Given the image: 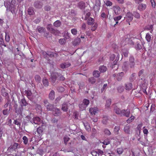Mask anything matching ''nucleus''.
I'll list each match as a JSON object with an SVG mask.
<instances>
[{
	"label": "nucleus",
	"mask_w": 156,
	"mask_h": 156,
	"mask_svg": "<svg viewBox=\"0 0 156 156\" xmlns=\"http://www.w3.org/2000/svg\"><path fill=\"white\" fill-rule=\"evenodd\" d=\"M115 112L117 114L122 115V110H120L119 108H116L115 109Z\"/></svg>",
	"instance_id": "nucleus-36"
},
{
	"label": "nucleus",
	"mask_w": 156,
	"mask_h": 156,
	"mask_svg": "<svg viewBox=\"0 0 156 156\" xmlns=\"http://www.w3.org/2000/svg\"><path fill=\"white\" fill-rule=\"evenodd\" d=\"M23 140L24 144H27L28 140L26 136H24L23 137Z\"/></svg>",
	"instance_id": "nucleus-48"
},
{
	"label": "nucleus",
	"mask_w": 156,
	"mask_h": 156,
	"mask_svg": "<svg viewBox=\"0 0 156 156\" xmlns=\"http://www.w3.org/2000/svg\"><path fill=\"white\" fill-rule=\"evenodd\" d=\"M28 13L29 15H32L34 13V11L33 8L32 7H30L28 9Z\"/></svg>",
	"instance_id": "nucleus-28"
},
{
	"label": "nucleus",
	"mask_w": 156,
	"mask_h": 156,
	"mask_svg": "<svg viewBox=\"0 0 156 156\" xmlns=\"http://www.w3.org/2000/svg\"><path fill=\"white\" fill-rule=\"evenodd\" d=\"M59 42L61 45L64 44L66 42V40L64 38L60 39L59 40Z\"/></svg>",
	"instance_id": "nucleus-42"
},
{
	"label": "nucleus",
	"mask_w": 156,
	"mask_h": 156,
	"mask_svg": "<svg viewBox=\"0 0 156 156\" xmlns=\"http://www.w3.org/2000/svg\"><path fill=\"white\" fill-rule=\"evenodd\" d=\"M124 130L125 133L129 134L130 133V127L129 126H126L124 128Z\"/></svg>",
	"instance_id": "nucleus-24"
},
{
	"label": "nucleus",
	"mask_w": 156,
	"mask_h": 156,
	"mask_svg": "<svg viewBox=\"0 0 156 156\" xmlns=\"http://www.w3.org/2000/svg\"><path fill=\"white\" fill-rule=\"evenodd\" d=\"M123 74L124 73L123 72H121L119 73L117 76V80L119 81L121 80L123 76Z\"/></svg>",
	"instance_id": "nucleus-27"
},
{
	"label": "nucleus",
	"mask_w": 156,
	"mask_h": 156,
	"mask_svg": "<svg viewBox=\"0 0 156 156\" xmlns=\"http://www.w3.org/2000/svg\"><path fill=\"white\" fill-rule=\"evenodd\" d=\"M42 54H43L44 57L46 59H47V56H45V55H51L53 56H54V53H51L50 54H48L46 52L44 51H42Z\"/></svg>",
	"instance_id": "nucleus-26"
},
{
	"label": "nucleus",
	"mask_w": 156,
	"mask_h": 156,
	"mask_svg": "<svg viewBox=\"0 0 156 156\" xmlns=\"http://www.w3.org/2000/svg\"><path fill=\"white\" fill-rule=\"evenodd\" d=\"M70 66V64L68 62L62 63L60 65V67L62 69L67 68L69 67Z\"/></svg>",
	"instance_id": "nucleus-14"
},
{
	"label": "nucleus",
	"mask_w": 156,
	"mask_h": 156,
	"mask_svg": "<svg viewBox=\"0 0 156 156\" xmlns=\"http://www.w3.org/2000/svg\"><path fill=\"white\" fill-rule=\"evenodd\" d=\"M117 90L118 92L119 93H122L124 90V88L123 86H120L117 88Z\"/></svg>",
	"instance_id": "nucleus-33"
},
{
	"label": "nucleus",
	"mask_w": 156,
	"mask_h": 156,
	"mask_svg": "<svg viewBox=\"0 0 156 156\" xmlns=\"http://www.w3.org/2000/svg\"><path fill=\"white\" fill-rule=\"evenodd\" d=\"M39 134H41L43 132V129L41 127H39L37 128V131Z\"/></svg>",
	"instance_id": "nucleus-46"
},
{
	"label": "nucleus",
	"mask_w": 156,
	"mask_h": 156,
	"mask_svg": "<svg viewBox=\"0 0 156 156\" xmlns=\"http://www.w3.org/2000/svg\"><path fill=\"white\" fill-rule=\"evenodd\" d=\"M37 29L38 32L40 33H44L45 31V29L43 27H37Z\"/></svg>",
	"instance_id": "nucleus-19"
},
{
	"label": "nucleus",
	"mask_w": 156,
	"mask_h": 156,
	"mask_svg": "<svg viewBox=\"0 0 156 156\" xmlns=\"http://www.w3.org/2000/svg\"><path fill=\"white\" fill-rule=\"evenodd\" d=\"M102 143H103L104 145H107L110 143L109 140L108 139H106L104 141H103L102 142Z\"/></svg>",
	"instance_id": "nucleus-51"
},
{
	"label": "nucleus",
	"mask_w": 156,
	"mask_h": 156,
	"mask_svg": "<svg viewBox=\"0 0 156 156\" xmlns=\"http://www.w3.org/2000/svg\"><path fill=\"white\" fill-rule=\"evenodd\" d=\"M69 140V138L67 136H65L64 138V141L66 144H67L68 141Z\"/></svg>",
	"instance_id": "nucleus-55"
},
{
	"label": "nucleus",
	"mask_w": 156,
	"mask_h": 156,
	"mask_svg": "<svg viewBox=\"0 0 156 156\" xmlns=\"http://www.w3.org/2000/svg\"><path fill=\"white\" fill-rule=\"evenodd\" d=\"M129 66L131 68L134 67L135 65L134 58L133 56H130L129 59Z\"/></svg>",
	"instance_id": "nucleus-6"
},
{
	"label": "nucleus",
	"mask_w": 156,
	"mask_h": 156,
	"mask_svg": "<svg viewBox=\"0 0 156 156\" xmlns=\"http://www.w3.org/2000/svg\"><path fill=\"white\" fill-rule=\"evenodd\" d=\"M42 82L44 85L45 86H48V80L47 79L45 78L43 79L42 80Z\"/></svg>",
	"instance_id": "nucleus-38"
},
{
	"label": "nucleus",
	"mask_w": 156,
	"mask_h": 156,
	"mask_svg": "<svg viewBox=\"0 0 156 156\" xmlns=\"http://www.w3.org/2000/svg\"><path fill=\"white\" fill-rule=\"evenodd\" d=\"M4 5L7 8V10H10L12 14H15L17 12V4L16 0H12L10 2L7 1L5 2Z\"/></svg>",
	"instance_id": "nucleus-1"
},
{
	"label": "nucleus",
	"mask_w": 156,
	"mask_h": 156,
	"mask_svg": "<svg viewBox=\"0 0 156 156\" xmlns=\"http://www.w3.org/2000/svg\"><path fill=\"white\" fill-rule=\"evenodd\" d=\"M30 122L32 123H34L35 124L39 125L42 123L41 126H44V123L43 122L41 121L40 118L39 117H34L33 119H30Z\"/></svg>",
	"instance_id": "nucleus-3"
},
{
	"label": "nucleus",
	"mask_w": 156,
	"mask_h": 156,
	"mask_svg": "<svg viewBox=\"0 0 156 156\" xmlns=\"http://www.w3.org/2000/svg\"><path fill=\"white\" fill-rule=\"evenodd\" d=\"M54 31H52L51 33L54 34L55 35H57L59 33V31L57 30L54 29Z\"/></svg>",
	"instance_id": "nucleus-64"
},
{
	"label": "nucleus",
	"mask_w": 156,
	"mask_h": 156,
	"mask_svg": "<svg viewBox=\"0 0 156 156\" xmlns=\"http://www.w3.org/2000/svg\"><path fill=\"white\" fill-rule=\"evenodd\" d=\"M126 21L129 22L132 21L133 19V15L132 13L128 12L126 14Z\"/></svg>",
	"instance_id": "nucleus-7"
},
{
	"label": "nucleus",
	"mask_w": 156,
	"mask_h": 156,
	"mask_svg": "<svg viewBox=\"0 0 156 156\" xmlns=\"http://www.w3.org/2000/svg\"><path fill=\"white\" fill-rule=\"evenodd\" d=\"M71 33L73 35H76L77 34V31L75 28L72 29L71 30Z\"/></svg>",
	"instance_id": "nucleus-45"
},
{
	"label": "nucleus",
	"mask_w": 156,
	"mask_h": 156,
	"mask_svg": "<svg viewBox=\"0 0 156 156\" xmlns=\"http://www.w3.org/2000/svg\"><path fill=\"white\" fill-rule=\"evenodd\" d=\"M25 93L27 95V98L29 99H31L32 93L31 91L29 90H25Z\"/></svg>",
	"instance_id": "nucleus-20"
},
{
	"label": "nucleus",
	"mask_w": 156,
	"mask_h": 156,
	"mask_svg": "<svg viewBox=\"0 0 156 156\" xmlns=\"http://www.w3.org/2000/svg\"><path fill=\"white\" fill-rule=\"evenodd\" d=\"M135 117L133 116H132L127 120V122L128 123H130L133 121Z\"/></svg>",
	"instance_id": "nucleus-47"
},
{
	"label": "nucleus",
	"mask_w": 156,
	"mask_h": 156,
	"mask_svg": "<svg viewBox=\"0 0 156 156\" xmlns=\"http://www.w3.org/2000/svg\"><path fill=\"white\" fill-rule=\"evenodd\" d=\"M107 68L104 66H101L99 68V70L101 72H104L107 70Z\"/></svg>",
	"instance_id": "nucleus-30"
},
{
	"label": "nucleus",
	"mask_w": 156,
	"mask_h": 156,
	"mask_svg": "<svg viewBox=\"0 0 156 156\" xmlns=\"http://www.w3.org/2000/svg\"><path fill=\"white\" fill-rule=\"evenodd\" d=\"M81 41V39L79 38H77L73 42V44L75 46L79 44Z\"/></svg>",
	"instance_id": "nucleus-18"
},
{
	"label": "nucleus",
	"mask_w": 156,
	"mask_h": 156,
	"mask_svg": "<svg viewBox=\"0 0 156 156\" xmlns=\"http://www.w3.org/2000/svg\"><path fill=\"white\" fill-rule=\"evenodd\" d=\"M53 114L55 116H58L61 114V112L59 109L57 108H53Z\"/></svg>",
	"instance_id": "nucleus-5"
},
{
	"label": "nucleus",
	"mask_w": 156,
	"mask_h": 156,
	"mask_svg": "<svg viewBox=\"0 0 156 156\" xmlns=\"http://www.w3.org/2000/svg\"><path fill=\"white\" fill-rule=\"evenodd\" d=\"M89 81L92 84H94L95 82V80L93 77L89 78L88 79Z\"/></svg>",
	"instance_id": "nucleus-50"
},
{
	"label": "nucleus",
	"mask_w": 156,
	"mask_h": 156,
	"mask_svg": "<svg viewBox=\"0 0 156 156\" xmlns=\"http://www.w3.org/2000/svg\"><path fill=\"white\" fill-rule=\"evenodd\" d=\"M47 110L48 111H51L54 107L53 105L48 104L46 106Z\"/></svg>",
	"instance_id": "nucleus-31"
},
{
	"label": "nucleus",
	"mask_w": 156,
	"mask_h": 156,
	"mask_svg": "<svg viewBox=\"0 0 156 156\" xmlns=\"http://www.w3.org/2000/svg\"><path fill=\"white\" fill-rule=\"evenodd\" d=\"M36 109L37 110H39V111H41V107L40 105H36Z\"/></svg>",
	"instance_id": "nucleus-63"
},
{
	"label": "nucleus",
	"mask_w": 156,
	"mask_h": 156,
	"mask_svg": "<svg viewBox=\"0 0 156 156\" xmlns=\"http://www.w3.org/2000/svg\"><path fill=\"white\" fill-rule=\"evenodd\" d=\"M49 98L51 100H53L55 98V92L52 90L50 92L49 95Z\"/></svg>",
	"instance_id": "nucleus-21"
},
{
	"label": "nucleus",
	"mask_w": 156,
	"mask_h": 156,
	"mask_svg": "<svg viewBox=\"0 0 156 156\" xmlns=\"http://www.w3.org/2000/svg\"><path fill=\"white\" fill-rule=\"evenodd\" d=\"M90 12H88L87 13H85L84 15H85V20H87L88 18L90 16Z\"/></svg>",
	"instance_id": "nucleus-59"
},
{
	"label": "nucleus",
	"mask_w": 156,
	"mask_h": 156,
	"mask_svg": "<svg viewBox=\"0 0 156 156\" xmlns=\"http://www.w3.org/2000/svg\"><path fill=\"white\" fill-rule=\"evenodd\" d=\"M122 56L123 55L125 57H127L128 56L129 52L127 50L122 49L121 51Z\"/></svg>",
	"instance_id": "nucleus-17"
},
{
	"label": "nucleus",
	"mask_w": 156,
	"mask_h": 156,
	"mask_svg": "<svg viewBox=\"0 0 156 156\" xmlns=\"http://www.w3.org/2000/svg\"><path fill=\"white\" fill-rule=\"evenodd\" d=\"M23 108L22 106L21 108H19L18 109H16V112L17 114H20L22 113V112L23 110Z\"/></svg>",
	"instance_id": "nucleus-41"
},
{
	"label": "nucleus",
	"mask_w": 156,
	"mask_h": 156,
	"mask_svg": "<svg viewBox=\"0 0 156 156\" xmlns=\"http://www.w3.org/2000/svg\"><path fill=\"white\" fill-rule=\"evenodd\" d=\"M94 20L91 17L89 18L87 21V23L90 25H91L94 24Z\"/></svg>",
	"instance_id": "nucleus-16"
},
{
	"label": "nucleus",
	"mask_w": 156,
	"mask_h": 156,
	"mask_svg": "<svg viewBox=\"0 0 156 156\" xmlns=\"http://www.w3.org/2000/svg\"><path fill=\"white\" fill-rule=\"evenodd\" d=\"M111 103V99H108L106 101L105 106L106 108L109 107Z\"/></svg>",
	"instance_id": "nucleus-37"
},
{
	"label": "nucleus",
	"mask_w": 156,
	"mask_h": 156,
	"mask_svg": "<svg viewBox=\"0 0 156 156\" xmlns=\"http://www.w3.org/2000/svg\"><path fill=\"white\" fill-rule=\"evenodd\" d=\"M34 5L36 8H41L43 6V4L42 2L37 1L35 2Z\"/></svg>",
	"instance_id": "nucleus-13"
},
{
	"label": "nucleus",
	"mask_w": 156,
	"mask_h": 156,
	"mask_svg": "<svg viewBox=\"0 0 156 156\" xmlns=\"http://www.w3.org/2000/svg\"><path fill=\"white\" fill-rule=\"evenodd\" d=\"M107 84H105L104 85L102 88L101 89V93H102L105 90L107 87Z\"/></svg>",
	"instance_id": "nucleus-61"
},
{
	"label": "nucleus",
	"mask_w": 156,
	"mask_h": 156,
	"mask_svg": "<svg viewBox=\"0 0 156 156\" xmlns=\"http://www.w3.org/2000/svg\"><path fill=\"white\" fill-rule=\"evenodd\" d=\"M104 2L107 6H111L112 5V3L109 1L107 0L105 2L104 1Z\"/></svg>",
	"instance_id": "nucleus-53"
},
{
	"label": "nucleus",
	"mask_w": 156,
	"mask_h": 156,
	"mask_svg": "<svg viewBox=\"0 0 156 156\" xmlns=\"http://www.w3.org/2000/svg\"><path fill=\"white\" fill-rule=\"evenodd\" d=\"M78 6L81 9H83L85 7V3L83 2H80L79 3Z\"/></svg>",
	"instance_id": "nucleus-23"
},
{
	"label": "nucleus",
	"mask_w": 156,
	"mask_h": 156,
	"mask_svg": "<svg viewBox=\"0 0 156 156\" xmlns=\"http://www.w3.org/2000/svg\"><path fill=\"white\" fill-rule=\"evenodd\" d=\"M146 8V5L143 3L140 4L138 6L137 9L140 11L144 10Z\"/></svg>",
	"instance_id": "nucleus-8"
},
{
	"label": "nucleus",
	"mask_w": 156,
	"mask_h": 156,
	"mask_svg": "<svg viewBox=\"0 0 156 156\" xmlns=\"http://www.w3.org/2000/svg\"><path fill=\"white\" fill-rule=\"evenodd\" d=\"M83 123L86 130L88 132H90L91 131V128L89 124L87 123Z\"/></svg>",
	"instance_id": "nucleus-22"
},
{
	"label": "nucleus",
	"mask_w": 156,
	"mask_h": 156,
	"mask_svg": "<svg viewBox=\"0 0 156 156\" xmlns=\"http://www.w3.org/2000/svg\"><path fill=\"white\" fill-rule=\"evenodd\" d=\"M70 104L68 103H65L63 104L62 106V110L64 111L67 112L68 111V107Z\"/></svg>",
	"instance_id": "nucleus-10"
},
{
	"label": "nucleus",
	"mask_w": 156,
	"mask_h": 156,
	"mask_svg": "<svg viewBox=\"0 0 156 156\" xmlns=\"http://www.w3.org/2000/svg\"><path fill=\"white\" fill-rule=\"evenodd\" d=\"M61 25V22L58 20L55 21L54 23V25L56 27H59Z\"/></svg>",
	"instance_id": "nucleus-29"
},
{
	"label": "nucleus",
	"mask_w": 156,
	"mask_h": 156,
	"mask_svg": "<svg viewBox=\"0 0 156 156\" xmlns=\"http://www.w3.org/2000/svg\"><path fill=\"white\" fill-rule=\"evenodd\" d=\"M153 28V25H148L145 27V29L148 30H150L152 29Z\"/></svg>",
	"instance_id": "nucleus-57"
},
{
	"label": "nucleus",
	"mask_w": 156,
	"mask_h": 156,
	"mask_svg": "<svg viewBox=\"0 0 156 156\" xmlns=\"http://www.w3.org/2000/svg\"><path fill=\"white\" fill-rule=\"evenodd\" d=\"M98 27V25L97 24L95 23L94 24V25L92 27H91V30L92 31H94L95 30L97 29Z\"/></svg>",
	"instance_id": "nucleus-60"
},
{
	"label": "nucleus",
	"mask_w": 156,
	"mask_h": 156,
	"mask_svg": "<svg viewBox=\"0 0 156 156\" xmlns=\"http://www.w3.org/2000/svg\"><path fill=\"white\" fill-rule=\"evenodd\" d=\"M93 74L95 77H98L100 76V73L99 71L96 70L94 72Z\"/></svg>",
	"instance_id": "nucleus-35"
},
{
	"label": "nucleus",
	"mask_w": 156,
	"mask_h": 156,
	"mask_svg": "<svg viewBox=\"0 0 156 156\" xmlns=\"http://www.w3.org/2000/svg\"><path fill=\"white\" fill-rule=\"evenodd\" d=\"M125 89L126 90H129L132 89L133 87L132 84L131 83H127L125 84Z\"/></svg>",
	"instance_id": "nucleus-15"
},
{
	"label": "nucleus",
	"mask_w": 156,
	"mask_h": 156,
	"mask_svg": "<svg viewBox=\"0 0 156 156\" xmlns=\"http://www.w3.org/2000/svg\"><path fill=\"white\" fill-rule=\"evenodd\" d=\"M9 110H8V109H5L3 111V114L4 115H7L8 114L9 112Z\"/></svg>",
	"instance_id": "nucleus-62"
},
{
	"label": "nucleus",
	"mask_w": 156,
	"mask_h": 156,
	"mask_svg": "<svg viewBox=\"0 0 156 156\" xmlns=\"http://www.w3.org/2000/svg\"><path fill=\"white\" fill-rule=\"evenodd\" d=\"M18 144L16 143H14L12 144L9 147V149L10 151H12L16 149L18 147Z\"/></svg>",
	"instance_id": "nucleus-9"
},
{
	"label": "nucleus",
	"mask_w": 156,
	"mask_h": 156,
	"mask_svg": "<svg viewBox=\"0 0 156 156\" xmlns=\"http://www.w3.org/2000/svg\"><path fill=\"white\" fill-rule=\"evenodd\" d=\"M136 39L134 38H131L130 39H129V43L131 45H133L134 44V42L132 41V40Z\"/></svg>",
	"instance_id": "nucleus-58"
},
{
	"label": "nucleus",
	"mask_w": 156,
	"mask_h": 156,
	"mask_svg": "<svg viewBox=\"0 0 156 156\" xmlns=\"http://www.w3.org/2000/svg\"><path fill=\"white\" fill-rule=\"evenodd\" d=\"M119 129V126H115L114 129V133L116 134L118 133V131Z\"/></svg>",
	"instance_id": "nucleus-49"
},
{
	"label": "nucleus",
	"mask_w": 156,
	"mask_h": 156,
	"mask_svg": "<svg viewBox=\"0 0 156 156\" xmlns=\"http://www.w3.org/2000/svg\"><path fill=\"white\" fill-rule=\"evenodd\" d=\"M151 36L149 33H147L145 36V38L148 42H149L151 40Z\"/></svg>",
	"instance_id": "nucleus-32"
},
{
	"label": "nucleus",
	"mask_w": 156,
	"mask_h": 156,
	"mask_svg": "<svg viewBox=\"0 0 156 156\" xmlns=\"http://www.w3.org/2000/svg\"><path fill=\"white\" fill-rule=\"evenodd\" d=\"M98 108L97 107L91 108L89 109L90 112L92 115H95L96 113L98 112Z\"/></svg>",
	"instance_id": "nucleus-11"
},
{
	"label": "nucleus",
	"mask_w": 156,
	"mask_h": 156,
	"mask_svg": "<svg viewBox=\"0 0 156 156\" xmlns=\"http://www.w3.org/2000/svg\"><path fill=\"white\" fill-rule=\"evenodd\" d=\"M134 16L137 19L140 18V14L137 12H133Z\"/></svg>",
	"instance_id": "nucleus-40"
},
{
	"label": "nucleus",
	"mask_w": 156,
	"mask_h": 156,
	"mask_svg": "<svg viewBox=\"0 0 156 156\" xmlns=\"http://www.w3.org/2000/svg\"><path fill=\"white\" fill-rule=\"evenodd\" d=\"M123 151V150L122 147L117 148V152L119 154H122Z\"/></svg>",
	"instance_id": "nucleus-34"
},
{
	"label": "nucleus",
	"mask_w": 156,
	"mask_h": 156,
	"mask_svg": "<svg viewBox=\"0 0 156 156\" xmlns=\"http://www.w3.org/2000/svg\"><path fill=\"white\" fill-rule=\"evenodd\" d=\"M91 154L93 156H99L97 151H93L91 152Z\"/></svg>",
	"instance_id": "nucleus-56"
},
{
	"label": "nucleus",
	"mask_w": 156,
	"mask_h": 156,
	"mask_svg": "<svg viewBox=\"0 0 156 156\" xmlns=\"http://www.w3.org/2000/svg\"><path fill=\"white\" fill-rule=\"evenodd\" d=\"M89 102V101L87 99H84L83 102L79 105V107L80 110H85L88 105Z\"/></svg>",
	"instance_id": "nucleus-2"
},
{
	"label": "nucleus",
	"mask_w": 156,
	"mask_h": 156,
	"mask_svg": "<svg viewBox=\"0 0 156 156\" xmlns=\"http://www.w3.org/2000/svg\"><path fill=\"white\" fill-rule=\"evenodd\" d=\"M47 28L48 30L50 31L51 32L52 31H54V29L52 27V25L48 24L47 26Z\"/></svg>",
	"instance_id": "nucleus-44"
},
{
	"label": "nucleus",
	"mask_w": 156,
	"mask_h": 156,
	"mask_svg": "<svg viewBox=\"0 0 156 156\" xmlns=\"http://www.w3.org/2000/svg\"><path fill=\"white\" fill-rule=\"evenodd\" d=\"M35 79L37 82H39L41 80V78L39 76L36 75L35 77Z\"/></svg>",
	"instance_id": "nucleus-54"
},
{
	"label": "nucleus",
	"mask_w": 156,
	"mask_h": 156,
	"mask_svg": "<svg viewBox=\"0 0 156 156\" xmlns=\"http://www.w3.org/2000/svg\"><path fill=\"white\" fill-rule=\"evenodd\" d=\"M122 16H118L115 17L114 18V20L115 21H116V23L114 25V26L116 24H117L118 23V21L120 20L122 18Z\"/></svg>",
	"instance_id": "nucleus-39"
},
{
	"label": "nucleus",
	"mask_w": 156,
	"mask_h": 156,
	"mask_svg": "<svg viewBox=\"0 0 156 156\" xmlns=\"http://www.w3.org/2000/svg\"><path fill=\"white\" fill-rule=\"evenodd\" d=\"M104 133L107 135H110L111 134V133L110 131L107 129H105L104 130Z\"/></svg>",
	"instance_id": "nucleus-43"
},
{
	"label": "nucleus",
	"mask_w": 156,
	"mask_h": 156,
	"mask_svg": "<svg viewBox=\"0 0 156 156\" xmlns=\"http://www.w3.org/2000/svg\"><path fill=\"white\" fill-rule=\"evenodd\" d=\"M59 75L57 73H52L51 74V82L54 83L56 80V78L58 77Z\"/></svg>",
	"instance_id": "nucleus-4"
},
{
	"label": "nucleus",
	"mask_w": 156,
	"mask_h": 156,
	"mask_svg": "<svg viewBox=\"0 0 156 156\" xmlns=\"http://www.w3.org/2000/svg\"><path fill=\"white\" fill-rule=\"evenodd\" d=\"M5 39L7 42H9L10 40V37L9 35L6 33H5Z\"/></svg>",
	"instance_id": "nucleus-52"
},
{
	"label": "nucleus",
	"mask_w": 156,
	"mask_h": 156,
	"mask_svg": "<svg viewBox=\"0 0 156 156\" xmlns=\"http://www.w3.org/2000/svg\"><path fill=\"white\" fill-rule=\"evenodd\" d=\"M122 115H123L126 117H129L130 114V111L129 109H127L126 110H122Z\"/></svg>",
	"instance_id": "nucleus-12"
},
{
	"label": "nucleus",
	"mask_w": 156,
	"mask_h": 156,
	"mask_svg": "<svg viewBox=\"0 0 156 156\" xmlns=\"http://www.w3.org/2000/svg\"><path fill=\"white\" fill-rule=\"evenodd\" d=\"M114 10L116 14H118L120 11V8L118 6H115L114 7Z\"/></svg>",
	"instance_id": "nucleus-25"
}]
</instances>
